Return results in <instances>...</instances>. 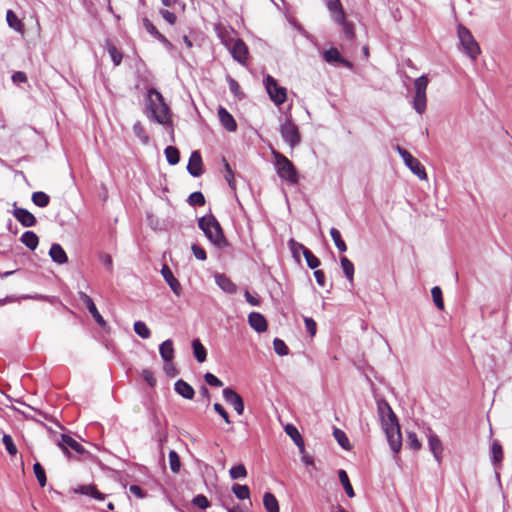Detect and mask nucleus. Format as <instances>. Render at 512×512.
<instances>
[{"label": "nucleus", "instance_id": "obj_5", "mask_svg": "<svg viewBox=\"0 0 512 512\" xmlns=\"http://www.w3.org/2000/svg\"><path fill=\"white\" fill-rule=\"evenodd\" d=\"M458 37L464 53L472 60H476L481 50L470 30L463 25H459Z\"/></svg>", "mask_w": 512, "mask_h": 512}, {"label": "nucleus", "instance_id": "obj_42", "mask_svg": "<svg viewBox=\"0 0 512 512\" xmlns=\"http://www.w3.org/2000/svg\"><path fill=\"white\" fill-rule=\"evenodd\" d=\"M232 492L239 500H245L250 498V489L247 485L233 484Z\"/></svg>", "mask_w": 512, "mask_h": 512}, {"label": "nucleus", "instance_id": "obj_4", "mask_svg": "<svg viewBox=\"0 0 512 512\" xmlns=\"http://www.w3.org/2000/svg\"><path fill=\"white\" fill-rule=\"evenodd\" d=\"M272 155L275 160L276 172L279 178L289 184H297L299 182V174L293 162L278 151H273Z\"/></svg>", "mask_w": 512, "mask_h": 512}, {"label": "nucleus", "instance_id": "obj_52", "mask_svg": "<svg viewBox=\"0 0 512 512\" xmlns=\"http://www.w3.org/2000/svg\"><path fill=\"white\" fill-rule=\"evenodd\" d=\"M273 348L276 354L279 356H286L289 354V349L286 343L280 338H274Z\"/></svg>", "mask_w": 512, "mask_h": 512}, {"label": "nucleus", "instance_id": "obj_32", "mask_svg": "<svg viewBox=\"0 0 512 512\" xmlns=\"http://www.w3.org/2000/svg\"><path fill=\"white\" fill-rule=\"evenodd\" d=\"M31 200L34 205L45 208L50 203V196L43 191H36L32 193Z\"/></svg>", "mask_w": 512, "mask_h": 512}, {"label": "nucleus", "instance_id": "obj_21", "mask_svg": "<svg viewBox=\"0 0 512 512\" xmlns=\"http://www.w3.org/2000/svg\"><path fill=\"white\" fill-rule=\"evenodd\" d=\"M174 390L177 394H179L180 396L187 400H192L195 396L194 388L183 379H178L174 383Z\"/></svg>", "mask_w": 512, "mask_h": 512}, {"label": "nucleus", "instance_id": "obj_53", "mask_svg": "<svg viewBox=\"0 0 512 512\" xmlns=\"http://www.w3.org/2000/svg\"><path fill=\"white\" fill-rule=\"evenodd\" d=\"M2 442L7 450V452L11 455V456H14L17 454L18 450H17V447L16 445L14 444V441L11 437V435L9 434H4L3 437H2Z\"/></svg>", "mask_w": 512, "mask_h": 512}, {"label": "nucleus", "instance_id": "obj_35", "mask_svg": "<svg viewBox=\"0 0 512 512\" xmlns=\"http://www.w3.org/2000/svg\"><path fill=\"white\" fill-rule=\"evenodd\" d=\"M426 104V93L415 92L413 98V108L415 109V111L420 115L423 114L424 111L426 110Z\"/></svg>", "mask_w": 512, "mask_h": 512}, {"label": "nucleus", "instance_id": "obj_55", "mask_svg": "<svg viewBox=\"0 0 512 512\" xmlns=\"http://www.w3.org/2000/svg\"><path fill=\"white\" fill-rule=\"evenodd\" d=\"M223 162H224V168H225V172H226L225 179L228 182L229 187L231 189L235 190L236 185H235V181H234V172L231 169L229 163L227 162V160L225 158H223Z\"/></svg>", "mask_w": 512, "mask_h": 512}, {"label": "nucleus", "instance_id": "obj_41", "mask_svg": "<svg viewBox=\"0 0 512 512\" xmlns=\"http://www.w3.org/2000/svg\"><path fill=\"white\" fill-rule=\"evenodd\" d=\"M132 130H133L134 135L140 139L142 144L147 145L149 143L150 138L147 135V133L140 121H136L133 124Z\"/></svg>", "mask_w": 512, "mask_h": 512}, {"label": "nucleus", "instance_id": "obj_39", "mask_svg": "<svg viewBox=\"0 0 512 512\" xmlns=\"http://www.w3.org/2000/svg\"><path fill=\"white\" fill-rule=\"evenodd\" d=\"M166 160L170 165H176L180 161V152L175 146H167L164 150Z\"/></svg>", "mask_w": 512, "mask_h": 512}, {"label": "nucleus", "instance_id": "obj_62", "mask_svg": "<svg viewBox=\"0 0 512 512\" xmlns=\"http://www.w3.org/2000/svg\"><path fill=\"white\" fill-rule=\"evenodd\" d=\"M160 15L164 18L166 22L170 25H174L177 21V16L174 12H171L167 9H160Z\"/></svg>", "mask_w": 512, "mask_h": 512}, {"label": "nucleus", "instance_id": "obj_2", "mask_svg": "<svg viewBox=\"0 0 512 512\" xmlns=\"http://www.w3.org/2000/svg\"><path fill=\"white\" fill-rule=\"evenodd\" d=\"M377 406L389 446L394 453H398L402 447V435L398 418L385 400L378 402Z\"/></svg>", "mask_w": 512, "mask_h": 512}, {"label": "nucleus", "instance_id": "obj_47", "mask_svg": "<svg viewBox=\"0 0 512 512\" xmlns=\"http://www.w3.org/2000/svg\"><path fill=\"white\" fill-rule=\"evenodd\" d=\"M305 260H306V263H307V266L310 268V269H317L321 262L319 260L318 257H316L313 252L311 250H309L308 248L304 250V254H303Z\"/></svg>", "mask_w": 512, "mask_h": 512}, {"label": "nucleus", "instance_id": "obj_33", "mask_svg": "<svg viewBox=\"0 0 512 512\" xmlns=\"http://www.w3.org/2000/svg\"><path fill=\"white\" fill-rule=\"evenodd\" d=\"M340 264H341V267H342L345 277L347 278V280L349 282L352 283L353 279H354V271H355L354 264L346 256H342L340 258Z\"/></svg>", "mask_w": 512, "mask_h": 512}, {"label": "nucleus", "instance_id": "obj_16", "mask_svg": "<svg viewBox=\"0 0 512 512\" xmlns=\"http://www.w3.org/2000/svg\"><path fill=\"white\" fill-rule=\"evenodd\" d=\"M428 446L429 450L432 452L435 460L438 463H441L442 460V452H443V445L438 437V435L431 429H429L428 434Z\"/></svg>", "mask_w": 512, "mask_h": 512}, {"label": "nucleus", "instance_id": "obj_57", "mask_svg": "<svg viewBox=\"0 0 512 512\" xmlns=\"http://www.w3.org/2000/svg\"><path fill=\"white\" fill-rule=\"evenodd\" d=\"M96 488L97 487L93 484L79 485V486H77V488L74 489V492L77 494L93 497V494H94Z\"/></svg>", "mask_w": 512, "mask_h": 512}, {"label": "nucleus", "instance_id": "obj_40", "mask_svg": "<svg viewBox=\"0 0 512 512\" xmlns=\"http://www.w3.org/2000/svg\"><path fill=\"white\" fill-rule=\"evenodd\" d=\"M333 436L335 438V440L337 441V443L345 450H350L351 449V444L349 442V439L346 435V433L339 429V428H334V431H333Z\"/></svg>", "mask_w": 512, "mask_h": 512}, {"label": "nucleus", "instance_id": "obj_64", "mask_svg": "<svg viewBox=\"0 0 512 512\" xmlns=\"http://www.w3.org/2000/svg\"><path fill=\"white\" fill-rule=\"evenodd\" d=\"M213 408L215 412L218 413L227 424L231 423L229 414L220 403H214Z\"/></svg>", "mask_w": 512, "mask_h": 512}, {"label": "nucleus", "instance_id": "obj_59", "mask_svg": "<svg viewBox=\"0 0 512 512\" xmlns=\"http://www.w3.org/2000/svg\"><path fill=\"white\" fill-rule=\"evenodd\" d=\"M204 380L208 385H210L212 387H222L223 386V382L218 377H216L214 374H212L210 372L205 373Z\"/></svg>", "mask_w": 512, "mask_h": 512}, {"label": "nucleus", "instance_id": "obj_11", "mask_svg": "<svg viewBox=\"0 0 512 512\" xmlns=\"http://www.w3.org/2000/svg\"><path fill=\"white\" fill-rule=\"evenodd\" d=\"M58 446L68 457L70 456L68 447L80 455L89 454V452L79 442L67 434L61 435V442L58 443Z\"/></svg>", "mask_w": 512, "mask_h": 512}, {"label": "nucleus", "instance_id": "obj_45", "mask_svg": "<svg viewBox=\"0 0 512 512\" xmlns=\"http://www.w3.org/2000/svg\"><path fill=\"white\" fill-rule=\"evenodd\" d=\"M168 457L171 471L173 473H178L181 468V460L179 454L175 450H170Z\"/></svg>", "mask_w": 512, "mask_h": 512}, {"label": "nucleus", "instance_id": "obj_34", "mask_svg": "<svg viewBox=\"0 0 512 512\" xmlns=\"http://www.w3.org/2000/svg\"><path fill=\"white\" fill-rule=\"evenodd\" d=\"M106 49L111 57V60L115 66H119L121 64V61L123 59V55L116 46L110 41L106 40L105 42Z\"/></svg>", "mask_w": 512, "mask_h": 512}, {"label": "nucleus", "instance_id": "obj_24", "mask_svg": "<svg viewBox=\"0 0 512 512\" xmlns=\"http://www.w3.org/2000/svg\"><path fill=\"white\" fill-rule=\"evenodd\" d=\"M159 353L164 362L173 360L175 355L173 341L171 339L163 341L159 346Z\"/></svg>", "mask_w": 512, "mask_h": 512}, {"label": "nucleus", "instance_id": "obj_22", "mask_svg": "<svg viewBox=\"0 0 512 512\" xmlns=\"http://www.w3.org/2000/svg\"><path fill=\"white\" fill-rule=\"evenodd\" d=\"M49 256L52 261L57 264H65L68 262V256L63 247L58 243H53L49 250Z\"/></svg>", "mask_w": 512, "mask_h": 512}, {"label": "nucleus", "instance_id": "obj_31", "mask_svg": "<svg viewBox=\"0 0 512 512\" xmlns=\"http://www.w3.org/2000/svg\"><path fill=\"white\" fill-rule=\"evenodd\" d=\"M6 21L10 28L14 29L17 32H23L24 25L18 16L12 10H7L6 12Z\"/></svg>", "mask_w": 512, "mask_h": 512}, {"label": "nucleus", "instance_id": "obj_13", "mask_svg": "<svg viewBox=\"0 0 512 512\" xmlns=\"http://www.w3.org/2000/svg\"><path fill=\"white\" fill-rule=\"evenodd\" d=\"M323 58L326 62L334 65H340L347 68H352V63L345 59L339 50L335 47H330L329 49L325 50L323 53Z\"/></svg>", "mask_w": 512, "mask_h": 512}, {"label": "nucleus", "instance_id": "obj_37", "mask_svg": "<svg viewBox=\"0 0 512 512\" xmlns=\"http://www.w3.org/2000/svg\"><path fill=\"white\" fill-rule=\"evenodd\" d=\"M288 247L291 251L292 257L298 262H301L300 252L304 254V250L307 249L302 243L297 242L295 239L291 238L288 241Z\"/></svg>", "mask_w": 512, "mask_h": 512}, {"label": "nucleus", "instance_id": "obj_29", "mask_svg": "<svg viewBox=\"0 0 512 512\" xmlns=\"http://www.w3.org/2000/svg\"><path fill=\"white\" fill-rule=\"evenodd\" d=\"M263 505L267 512H280L278 500L271 492L264 493Z\"/></svg>", "mask_w": 512, "mask_h": 512}, {"label": "nucleus", "instance_id": "obj_63", "mask_svg": "<svg viewBox=\"0 0 512 512\" xmlns=\"http://www.w3.org/2000/svg\"><path fill=\"white\" fill-rule=\"evenodd\" d=\"M163 370L166 373L168 377H175L178 375V370L173 364V360H170L168 362H164Z\"/></svg>", "mask_w": 512, "mask_h": 512}, {"label": "nucleus", "instance_id": "obj_46", "mask_svg": "<svg viewBox=\"0 0 512 512\" xmlns=\"http://www.w3.org/2000/svg\"><path fill=\"white\" fill-rule=\"evenodd\" d=\"M187 203L190 206H204L206 200L201 191H195L188 196Z\"/></svg>", "mask_w": 512, "mask_h": 512}, {"label": "nucleus", "instance_id": "obj_17", "mask_svg": "<svg viewBox=\"0 0 512 512\" xmlns=\"http://www.w3.org/2000/svg\"><path fill=\"white\" fill-rule=\"evenodd\" d=\"M161 274L166 283L169 285L170 289L173 291V293L177 296H180L182 292L181 284L174 276L172 270L168 265L164 264L162 266Z\"/></svg>", "mask_w": 512, "mask_h": 512}, {"label": "nucleus", "instance_id": "obj_44", "mask_svg": "<svg viewBox=\"0 0 512 512\" xmlns=\"http://www.w3.org/2000/svg\"><path fill=\"white\" fill-rule=\"evenodd\" d=\"M135 333L142 339H148L151 336V331L145 322L138 320L134 323Z\"/></svg>", "mask_w": 512, "mask_h": 512}, {"label": "nucleus", "instance_id": "obj_36", "mask_svg": "<svg viewBox=\"0 0 512 512\" xmlns=\"http://www.w3.org/2000/svg\"><path fill=\"white\" fill-rule=\"evenodd\" d=\"M339 480L349 498H353L355 496L354 489L350 483L348 474L345 470L340 469L338 471Z\"/></svg>", "mask_w": 512, "mask_h": 512}, {"label": "nucleus", "instance_id": "obj_56", "mask_svg": "<svg viewBox=\"0 0 512 512\" xmlns=\"http://www.w3.org/2000/svg\"><path fill=\"white\" fill-rule=\"evenodd\" d=\"M192 504L202 510H205L210 506L208 498L203 494L194 496L192 499Z\"/></svg>", "mask_w": 512, "mask_h": 512}, {"label": "nucleus", "instance_id": "obj_49", "mask_svg": "<svg viewBox=\"0 0 512 512\" xmlns=\"http://www.w3.org/2000/svg\"><path fill=\"white\" fill-rule=\"evenodd\" d=\"M431 295H432L433 302H434L435 306L439 310H443L444 309V301H443V293H442L441 288L439 286H434L431 289Z\"/></svg>", "mask_w": 512, "mask_h": 512}, {"label": "nucleus", "instance_id": "obj_25", "mask_svg": "<svg viewBox=\"0 0 512 512\" xmlns=\"http://www.w3.org/2000/svg\"><path fill=\"white\" fill-rule=\"evenodd\" d=\"M20 241L24 244L28 249L34 251L39 244V237L37 234L31 230L25 231L21 237Z\"/></svg>", "mask_w": 512, "mask_h": 512}, {"label": "nucleus", "instance_id": "obj_20", "mask_svg": "<svg viewBox=\"0 0 512 512\" xmlns=\"http://www.w3.org/2000/svg\"><path fill=\"white\" fill-rule=\"evenodd\" d=\"M218 117L221 122V125L228 131L234 132L237 129V122L234 119L233 115L224 107L219 106L218 108Z\"/></svg>", "mask_w": 512, "mask_h": 512}, {"label": "nucleus", "instance_id": "obj_14", "mask_svg": "<svg viewBox=\"0 0 512 512\" xmlns=\"http://www.w3.org/2000/svg\"><path fill=\"white\" fill-rule=\"evenodd\" d=\"M187 171L193 177H200L203 174V161L199 151L195 150L191 153L187 164Z\"/></svg>", "mask_w": 512, "mask_h": 512}, {"label": "nucleus", "instance_id": "obj_28", "mask_svg": "<svg viewBox=\"0 0 512 512\" xmlns=\"http://www.w3.org/2000/svg\"><path fill=\"white\" fill-rule=\"evenodd\" d=\"M490 457L493 465H497L503 460V448L498 440H493L491 444Z\"/></svg>", "mask_w": 512, "mask_h": 512}, {"label": "nucleus", "instance_id": "obj_48", "mask_svg": "<svg viewBox=\"0 0 512 512\" xmlns=\"http://www.w3.org/2000/svg\"><path fill=\"white\" fill-rule=\"evenodd\" d=\"M230 92L236 96L238 99H242L244 97V93L241 91L239 83L230 75L226 77Z\"/></svg>", "mask_w": 512, "mask_h": 512}, {"label": "nucleus", "instance_id": "obj_60", "mask_svg": "<svg viewBox=\"0 0 512 512\" xmlns=\"http://www.w3.org/2000/svg\"><path fill=\"white\" fill-rule=\"evenodd\" d=\"M191 250L196 259L204 261L207 259V253L205 249L197 244L191 246Z\"/></svg>", "mask_w": 512, "mask_h": 512}, {"label": "nucleus", "instance_id": "obj_6", "mask_svg": "<svg viewBox=\"0 0 512 512\" xmlns=\"http://www.w3.org/2000/svg\"><path fill=\"white\" fill-rule=\"evenodd\" d=\"M279 131L284 142L291 148H295L301 143L302 138L299 128L293 122L291 115L286 116L285 121L280 124Z\"/></svg>", "mask_w": 512, "mask_h": 512}, {"label": "nucleus", "instance_id": "obj_9", "mask_svg": "<svg viewBox=\"0 0 512 512\" xmlns=\"http://www.w3.org/2000/svg\"><path fill=\"white\" fill-rule=\"evenodd\" d=\"M80 299L85 304L86 308L88 309L89 313L92 315L95 322L105 331H109L110 327L108 326L107 322L104 320L102 315L99 313L93 299L87 295L84 292H80Z\"/></svg>", "mask_w": 512, "mask_h": 512}, {"label": "nucleus", "instance_id": "obj_15", "mask_svg": "<svg viewBox=\"0 0 512 512\" xmlns=\"http://www.w3.org/2000/svg\"><path fill=\"white\" fill-rule=\"evenodd\" d=\"M232 58L240 64H245L248 56V47L245 42L238 38L231 47Z\"/></svg>", "mask_w": 512, "mask_h": 512}, {"label": "nucleus", "instance_id": "obj_23", "mask_svg": "<svg viewBox=\"0 0 512 512\" xmlns=\"http://www.w3.org/2000/svg\"><path fill=\"white\" fill-rule=\"evenodd\" d=\"M332 20L342 26L343 33L345 37L349 40H352L355 37V27L352 22L347 21L345 10L343 11V19H339L336 15L332 17Z\"/></svg>", "mask_w": 512, "mask_h": 512}, {"label": "nucleus", "instance_id": "obj_51", "mask_svg": "<svg viewBox=\"0 0 512 512\" xmlns=\"http://www.w3.org/2000/svg\"><path fill=\"white\" fill-rule=\"evenodd\" d=\"M229 475L233 480L245 478L247 476L246 467L243 464L235 465L231 467Z\"/></svg>", "mask_w": 512, "mask_h": 512}, {"label": "nucleus", "instance_id": "obj_43", "mask_svg": "<svg viewBox=\"0 0 512 512\" xmlns=\"http://www.w3.org/2000/svg\"><path fill=\"white\" fill-rule=\"evenodd\" d=\"M33 471L40 487H45L47 483V477L43 466L39 462H35L33 465Z\"/></svg>", "mask_w": 512, "mask_h": 512}, {"label": "nucleus", "instance_id": "obj_50", "mask_svg": "<svg viewBox=\"0 0 512 512\" xmlns=\"http://www.w3.org/2000/svg\"><path fill=\"white\" fill-rule=\"evenodd\" d=\"M406 445L413 451H418L422 447V444L419 441L417 434L412 431L407 432Z\"/></svg>", "mask_w": 512, "mask_h": 512}, {"label": "nucleus", "instance_id": "obj_61", "mask_svg": "<svg viewBox=\"0 0 512 512\" xmlns=\"http://www.w3.org/2000/svg\"><path fill=\"white\" fill-rule=\"evenodd\" d=\"M143 26L146 29V31L154 38H157V36L160 34L155 25L146 17L143 18Z\"/></svg>", "mask_w": 512, "mask_h": 512}, {"label": "nucleus", "instance_id": "obj_18", "mask_svg": "<svg viewBox=\"0 0 512 512\" xmlns=\"http://www.w3.org/2000/svg\"><path fill=\"white\" fill-rule=\"evenodd\" d=\"M248 324L257 333H263L268 328V323L263 314L259 312H251L248 315Z\"/></svg>", "mask_w": 512, "mask_h": 512}, {"label": "nucleus", "instance_id": "obj_54", "mask_svg": "<svg viewBox=\"0 0 512 512\" xmlns=\"http://www.w3.org/2000/svg\"><path fill=\"white\" fill-rule=\"evenodd\" d=\"M429 80L426 75H421L414 81L415 92L426 93Z\"/></svg>", "mask_w": 512, "mask_h": 512}, {"label": "nucleus", "instance_id": "obj_10", "mask_svg": "<svg viewBox=\"0 0 512 512\" xmlns=\"http://www.w3.org/2000/svg\"><path fill=\"white\" fill-rule=\"evenodd\" d=\"M222 395L224 400L233 406L234 410L238 415H242L244 413L245 405L244 400L234 389L232 388H224L222 391Z\"/></svg>", "mask_w": 512, "mask_h": 512}, {"label": "nucleus", "instance_id": "obj_8", "mask_svg": "<svg viewBox=\"0 0 512 512\" xmlns=\"http://www.w3.org/2000/svg\"><path fill=\"white\" fill-rule=\"evenodd\" d=\"M395 150L398 152V154L403 159L405 165L411 170L413 174L418 176L421 180L427 179L425 167L418 159L413 157L408 150L401 147L400 145H396Z\"/></svg>", "mask_w": 512, "mask_h": 512}, {"label": "nucleus", "instance_id": "obj_1", "mask_svg": "<svg viewBox=\"0 0 512 512\" xmlns=\"http://www.w3.org/2000/svg\"><path fill=\"white\" fill-rule=\"evenodd\" d=\"M143 113L150 121L166 126L171 140L174 142V128L170 108L163 95L154 87L147 90Z\"/></svg>", "mask_w": 512, "mask_h": 512}, {"label": "nucleus", "instance_id": "obj_58", "mask_svg": "<svg viewBox=\"0 0 512 512\" xmlns=\"http://www.w3.org/2000/svg\"><path fill=\"white\" fill-rule=\"evenodd\" d=\"M141 377L147 383V385H149V387L154 388L156 386L154 373L150 369H143L141 372Z\"/></svg>", "mask_w": 512, "mask_h": 512}, {"label": "nucleus", "instance_id": "obj_30", "mask_svg": "<svg viewBox=\"0 0 512 512\" xmlns=\"http://www.w3.org/2000/svg\"><path fill=\"white\" fill-rule=\"evenodd\" d=\"M285 432L293 440L294 444L297 447H299L301 450L304 448V440H303L300 432L294 425L287 424L285 426Z\"/></svg>", "mask_w": 512, "mask_h": 512}, {"label": "nucleus", "instance_id": "obj_27", "mask_svg": "<svg viewBox=\"0 0 512 512\" xmlns=\"http://www.w3.org/2000/svg\"><path fill=\"white\" fill-rule=\"evenodd\" d=\"M192 349L193 355L199 363H203L206 361L207 350L205 346L201 343L200 339L196 338L192 340Z\"/></svg>", "mask_w": 512, "mask_h": 512}, {"label": "nucleus", "instance_id": "obj_12", "mask_svg": "<svg viewBox=\"0 0 512 512\" xmlns=\"http://www.w3.org/2000/svg\"><path fill=\"white\" fill-rule=\"evenodd\" d=\"M13 207V216L23 227H33L37 224L36 217L30 211L22 207H17L16 203L13 204Z\"/></svg>", "mask_w": 512, "mask_h": 512}, {"label": "nucleus", "instance_id": "obj_26", "mask_svg": "<svg viewBox=\"0 0 512 512\" xmlns=\"http://www.w3.org/2000/svg\"><path fill=\"white\" fill-rule=\"evenodd\" d=\"M327 7L331 18L337 16L340 20L343 19V5L340 0H322Z\"/></svg>", "mask_w": 512, "mask_h": 512}, {"label": "nucleus", "instance_id": "obj_3", "mask_svg": "<svg viewBox=\"0 0 512 512\" xmlns=\"http://www.w3.org/2000/svg\"><path fill=\"white\" fill-rule=\"evenodd\" d=\"M198 227L215 247L223 249L230 245L219 221L213 214L210 213L200 217Z\"/></svg>", "mask_w": 512, "mask_h": 512}, {"label": "nucleus", "instance_id": "obj_19", "mask_svg": "<svg viewBox=\"0 0 512 512\" xmlns=\"http://www.w3.org/2000/svg\"><path fill=\"white\" fill-rule=\"evenodd\" d=\"M217 286L227 294L237 292V285L224 273H216L214 276Z\"/></svg>", "mask_w": 512, "mask_h": 512}, {"label": "nucleus", "instance_id": "obj_7", "mask_svg": "<svg viewBox=\"0 0 512 512\" xmlns=\"http://www.w3.org/2000/svg\"><path fill=\"white\" fill-rule=\"evenodd\" d=\"M263 83L271 101L275 105H282L287 100L286 88L280 86L274 77L267 75L264 78Z\"/></svg>", "mask_w": 512, "mask_h": 512}, {"label": "nucleus", "instance_id": "obj_38", "mask_svg": "<svg viewBox=\"0 0 512 512\" xmlns=\"http://www.w3.org/2000/svg\"><path fill=\"white\" fill-rule=\"evenodd\" d=\"M330 236H331L335 246L337 247V249L340 252L347 251V245H346L345 241L342 239L341 233L337 228L332 227L330 229Z\"/></svg>", "mask_w": 512, "mask_h": 512}]
</instances>
